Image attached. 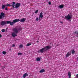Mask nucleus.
I'll return each mask as SVG.
<instances>
[{
	"label": "nucleus",
	"mask_w": 78,
	"mask_h": 78,
	"mask_svg": "<svg viewBox=\"0 0 78 78\" xmlns=\"http://www.w3.org/2000/svg\"><path fill=\"white\" fill-rule=\"evenodd\" d=\"M51 48V46H46L45 47L41 49L40 50V52L43 53L44 51H46L47 50H48Z\"/></svg>",
	"instance_id": "obj_1"
},
{
	"label": "nucleus",
	"mask_w": 78,
	"mask_h": 78,
	"mask_svg": "<svg viewBox=\"0 0 78 78\" xmlns=\"http://www.w3.org/2000/svg\"><path fill=\"white\" fill-rule=\"evenodd\" d=\"M13 30L14 32L12 33V36L13 37H15L17 36V35L16 34H17V33H18L19 31L17 28H13Z\"/></svg>",
	"instance_id": "obj_2"
},
{
	"label": "nucleus",
	"mask_w": 78,
	"mask_h": 78,
	"mask_svg": "<svg viewBox=\"0 0 78 78\" xmlns=\"http://www.w3.org/2000/svg\"><path fill=\"white\" fill-rule=\"evenodd\" d=\"M65 17L66 19L70 20V19H71L73 17V16L71 13H70L68 14V15L65 16Z\"/></svg>",
	"instance_id": "obj_3"
},
{
	"label": "nucleus",
	"mask_w": 78,
	"mask_h": 78,
	"mask_svg": "<svg viewBox=\"0 0 78 78\" xmlns=\"http://www.w3.org/2000/svg\"><path fill=\"white\" fill-rule=\"evenodd\" d=\"M8 21H2L1 22V25H2V26H4V25H5L6 24H8L7 23Z\"/></svg>",
	"instance_id": "obj_4"
},
{
	"label": "nucleus",
	"mask_w": 78,
	"mask_h": 78,
	"mask_svg": "<svg viewBox=\"0 0 78 78\" xmlns=\"http://www.w3.org/2000/svg\"><path fill=\"white\" fill-rule=\"evenodd\" d=\"M5 18V13L2 12L1 13L0 15V19H4Z\"/></svg>",
	"instance_id": "obj_5"
},
{
	"label": "nucleus",
	"mask_w": 78,
	"mask_h": 78,
	"mask_svg": "<svg viewBox=\"0 0 78 78\" xmlns=\"http://www.w3.org/2000/svg\"><path fill=\"white\" fill-rule=\"evenodd\" d=\"M42 18H43V13H42V12H41L40 13L39 16V20H41L42 19Z\"/></svg>",
	"instance_id": "obj_6"
},
{
	"label": "nucleus",
	"mask_w": 78,
	"mask_h": 78,
	"mask_svg": "<svg viewBox=\"0 0 78 78\" xmlns=\"http://www.w3.org/2000/svg\"><path fill=\"white\" fill-rule=\"evenodd\" d=\"M20 6V3H16V4L15 5V8L16 9H17V8H19Z\"/></svg>",
	"instance_id": "obj_7"
},
{
	"label": "nucleus",
	"mask_w": 78,
	"mask_h": 78,
	"mask_svg": "<svg viewBox=\"0 0 78 78\" xmlns=\"http://www.w3.org/2000/svg\"><path fill=\"white\" fill-rule=\"evenodd\" d=\"M71 55V51H69L66 54V57L67 58V57H69V56H70Z\"/></svg>",
	"instance_id": "obj_8"
},
{
	"label": "nucleus",
	"mask_w": 78,
	"mask_h": 78,
	"mask_svg": "<svg viewBox=\"0 0 78 78\" xmlns=\"http://www.w3.org/2000/svg\"><path fill=\"white\" fill-rule=\"evenodd\" d=\"M19 21H20V20L19 19H16L13 20V22L14 23H17V22H19Z\"/></svg>",
	"instance_id": "obj_9"
},
{
	"label": "nucleus",
	"mask_w": 78,
	"mask_h": 78,
	"mask_svg": "<svg viewBox=\"0 0 78 78\" xmlns=\"http://www.w3.org/2000/svg\"><path fill=\"white\" fill-rule=\"evenodd\" d=\"M14 22H11L9 21H8L7 23V24H10V25H14Z\"/></svg>",
	"instance_id": "obj_10"
},
{
	"label": "nucleus",
	"mask_w": 78,
	"mask_h": 78,
	"mask_svg": "<svg viewBox=\"0 0 78 78\" xmlns=\"http://www.w3.org/2000/svg\"><path fill=\"white\" fill-rule=\"evenodd\" d=\"M15 5H16V2H12V4L11 5V6H12L13 7V8H15Z\"/></svg>",
	"instance_id": "obj_11"
},
{
	"label": "nucleus",
	"mask_w": 78,
	"mask_h": 78,
	"mask_svg": "<svg viewBox=\"0 0 78 78\" xmlns=\"http://www.w3.org/2000/svg\"><path fill=\"white\" fill-rule=\"evenodd\" d=\"M64 7V5H61L58 6V8L59 9H62V8H63Z\"/></svg>",
	"instance_id": "obj_12"
},
{
	"label": "nucleus",
	"mask_w": 78,
	"mask_h": 78,
	"mask_svg": "<svg viewBox=\"0 0 78 78\" xmlns=\"http://www.w3.org/2000/svg\"><path fill=\"white\" fill-rule=\"evenodd\" d=\"M28 76V74H27V73H24V74H23V78H25V77H26V76Z\"/></svg>",
	"instance_id": "obj_13"
},
{
	"label": "nucleus",
	"mask_w": 78,
	"mask_h": 78,
	"mask_svg": "<svg viewBox=\"0 0 78 78\" xmlns=\"http://www.w3.org/2000/svg\"><path fill=\"white\" fill-rule=\"evenodd\" d=\"M20 21V22H25V18H22Z\"/></svg>",
	"instance_id": "obj_14"
},
{
	"label": "nucleus",
	"mask_w": 78,
	"mask_h": 78,
	"mask_svg": "<svg viewBox=\"0 0 78 78\" xmlns=\"http://www.w3.org/2000/svg\"><path fill=\"white\" fill-rule=\"evenodd\" d=\"M45 72V69H42L39 71V72L40 73H43V72Z\"/></svg>",
	"instance_id": "obj_15"
},
{
	"label": "nucleus",
	"mask_w": 78,
	"mask_h": 78,
	"mask_svg": "<svg viewBox=\"0 0 78 78\" xmlns=\"http://www.w3.org/2000/svg\"><path fill=\"white\" fill-rule=\"evenodd\" d=\"M6 7V5H2V9H5V8Z\"/></svg>",
	"instance_id": "obj_16"
},
{
	"label": "nucleus",
	"mask_w": 78,
	"mask_h": 78,
	"mask_svg": "<svg viewBox=\"0 0 78 78\" xmlns=\"http://www.w3.org/2000/svg\"><path fill=\"white\" fill-rule=\"evenodd\" d=\"M36 60L37 61H41V58L39 57L37 58H36Z\"/></svg>",
	"instance_id": "obj_17"
},
{
	"label": "nucleus",
	"mask_w": 78,
	"mask_h": 78,
	"mask_svg": "<svg viewBox=\"0 0 78 78\" xmlns=\"http://www.w3.org/2000/svg\"><path fill=\"white\" fill-rule=\"evenodd\" d=\"M68 75L69 77H71V73H70V72H68Z\"/></svg>",
	"instance_id": "obj_18"
},
{
	"label": "nucleus",
	"mask_w": 78,
	"mask_h": 78,
	"mask_svg": "<svg viewBox=\"0 0 78 78\" xmlns=\"http://www.w3.org/2000/svg\"><path fill=\"white\" fill-rule=\"evenodd\" d=\"M75 34H77L76 37H78V31H75Z\"/></svg>",
	"instance_id": "obj_19"
},
{
	"label": "nucleus",
	"mask_w": 78,
	"mask_h": 78,
	"mask_svg": "<svg viewBox=\"0 0 78 78\" xmlns=\"http://www.w3.org/2000/svg\"><path fill=\"white\" fill-rule=\"evenodd\" d=\"M75 53V51H74V50L73 49L72 51V54H74Z\"/></svg>",
	"instance_id": "obj_20"
},
{
	"label": "nucleus",
	"mask_w": 78,
	"mask_h": 78,
	"mask_svg": "<svg viewBox=\"0 0 78 78\" xmlns=\"http://www.w3.org/2000/svg\"><path fill=\"white\" fill-rule=\"evenodd\" d=\"M31 45V43H28L26 45V46L28 47V46H30V45Z\"/></svg>",
	"instance_id": "obj_21"
},
{
	"label": "nucleus",
	"mask_w": 78,
	"mask_h": 78,
	"mask_svg": "<svg viewBox=\"0 0 78 78\" xmlns=\"http://www.w3.org/2000/svg\"><path fill=\"white\" fill-rule=\"evenodd\" d=\"M6 6H11V5L9 4H7L6 5Z\"/></svg>",
	"instance_id": "obj_22"
},
{
	"label": "nucleus",
	"mask_w": 78,
	"mask_h": 78,
	"mask_svg": "<svg viewBox=\"0 0 78 78\" xmlns=\"http://www.w3.org/2000/svg\"><path fill=\"white\" fill-rule=\"evenodd\" d=\"M19 47L21 48H22L23 47V45L22 44H20L19 46Z\"/></svg>",
	"instance_id": "obj_23"
},
{
	"label": "nucleus",
	"mask_w": 78,
	"mask_h": 78,
	"mask_svg": "<svg viewBox=\"0 0 78 78\" xmlns=\"http://www.w3.org/2000/svg\"><path fill=\"white\" fill-rule=\"evenodd\" d=\"M6 51H3L2 52V54H3V55H5V54H6Z\"/></svg>",
	"instance_id": "obj_24"
},
{
	"label": "nucleus",
	"mask_w": 78,
	"mask_h": 78,
	"mask_svg": "<svg viewBox=\"0 0 78 78\" xmlns=\"http://www.w3.org/2000/svg\"><path fill=\"white\" fill-rule=\"evenodd\" d=\"M2 32L4 33V32H5V29H3L2 30Z\"/></svg>",
	"instance_id": "obj_25"
},
{
	"label": "nucleus",
	"mask_w": 78,
	"mask_h": 78,
	"mask_svg": "<svg viewBox=\"0 0 78 78\" xmlns=\"http://www.w3.org/2000/svg\"><path fill=\"white\" fill-rule=\"evenodd\" d=\"M38 11H39V10H36L35 11V14H36V13H37V12H38Z\"/></svg>",
	"instance_id": "obj_26"
},
{
	"label": "nucleus",
	"mask_w": 78,
	"mask_h": 78,
	"mask_svg": "<svg viewBox=\"0 0 78 78\" xmlns=\"http://www.w3.org/2000/svg\"><path fill=\"white\" fill-rule=\"evenodd\" d=\"M18 55H22V53H18Z\"/></svg>",
	"instance_id": "obj_27"
},
{
	"label": "nucleus",
	"mask_w": 78,
	"mask_h": 78,
	"mask_svg": "<svg viewBox=\"0 0 78 78\" xmlns=\"http://www.w3.org/2000/svg\"><path fill=\"white\" fill-rule=\"evenodd\" d=\"M5 10H6V11H8V8L7 7H5Z\"/></svg>",
	"instance_id": "obj_28"
},
{
	"label": "nucleus",
	"mask_w": 78,
	"mask_h": 78,
	"mask_svg": "<svg viewBox=\"0 0 78 78\" xmlns=\"http://www.w3.org/2000/svg\"><path fill=\"white\" fill-rule=\"evenodd\" d=\"M76 78H78V74H76Z\"/></svg>",
	"instance_id": "obj_29"
},
{
	"label": "nucleus",
	"mask_w": 78,
	"mask_h": 78,
	"mask_svg": "<svg viewBox=\"0 0 78 78\" xmlns=\"http://www.w3.org/2000/svg\"><path fill=\"white\" fill-rule=\"evenodd\" d=\"M36 20L37 21H38V20H39V18H37Z\"/></svg>",
	"instance_id": "obj_30"
},
{
	"label": "nucleus",
	"mask_w": 78,
	"mask_h": 78,
	"mask_svg": "<svg viewBox=\"0 0 78 78\" xmlns=\"http://www.w3.org/2000/svg\"><path fill=\"white\" fill-rule=\"evenodd\" d=\"M48 4H49V5H51V2H48Z\"/></svg>",
	"instance_id": "obj_31"
},
{
	"label": "nucleus",
	"mask_w": 78,
	"mask_h": 78,
	"mask_svg": "<svg viewBox=\"0 0 78 78\" xmlns=\"http://www.w3.org/2000/svg\"><path fill=\"white\" fill-rule=\"evenodd\" d=\"M60 23L62 24V23H64V22H62V21H60Z\"/></svg>",
	"instance_id": "obj_32"
},
{
	"label": "nucleus",
	"mask_w": 78,
	"mask_h": 78,
	"mask_svg": "<svg viewBox=\"0 0 78 78\" xmlns=\"http://www.w3.org/2000/svg\"><path fill=\"white\" fill-rule=\"evenodd\" d=\"M15 46H16V45L14 44H12V47H15Z\"/></svg>",
	"instance_id": "obj_33"
},
{
	"label": "nucleus",
	"mask_w": 78,
	"mask_h": 78,
	"mask_svg": "<svg viewBox=\"0 0 78 78\" xmlns=\"http://www.w3.org/2000/svg\"><path fill=\"white\" fill-rule=\"evenodd\" d=\"M2 37V35L1 34H0V37Z\"/></svg>",
	"instance_id": "obj_34"
},
{
	"label": "nucleus",
	"mask_w": 78,
	"mask_h": 78,
	"mask_svg": "<svg viewBox=\"0 0 78 78\" xmlns=\"http://www.w3.org/2000/svg\"><path fill=\"white\" fill-rule=\"evenodd\" d=\"M37 42H39V41H37Z\"/></svg>",
	"instance_id": "obj_35"
},
{
	"label": "nucleus",
	"mask_w": 78,
	"mask_h": 78,
	"mask_svg": "<svg viewBox=\"0 0 78 78\" xmlns=\"http://www.w3.org/2000/svg\"><path fill=\"white\" fill-rule=\"evenodd\" d=\"M77 59H78V57L77 58Z\"/></svg>",
	"instance_id": "obj_36"
},
{
	"label": "nucleus",
	"mask_w": 78,
	"mask_h": 78,
	"mask_svg": "<svg viewBox=\"0 0 78 78\" xmlns=\"http://www.w3.org/2000/svg\"><path fill=\"white\" fill-rule=\"evenodd\" d=\"M68 78H71L70 77H69Z\"/></svg>",
	"instance_id": "obj_37"
},
{
	"label": "nucleus",
	"mask_w": 78,
	"mask_h": 78,
	"mask_svg": "<svg viewBox=\"0 0 78 78\" xmlns=\"http://www.w3.org/2000/svg\"><path fill=\"white\" fill-rule=\"evenodd\" d=\"M38 39H39V38Z\"/></svg>",
	"instance_id": "obj_38"
}]
</instances>
